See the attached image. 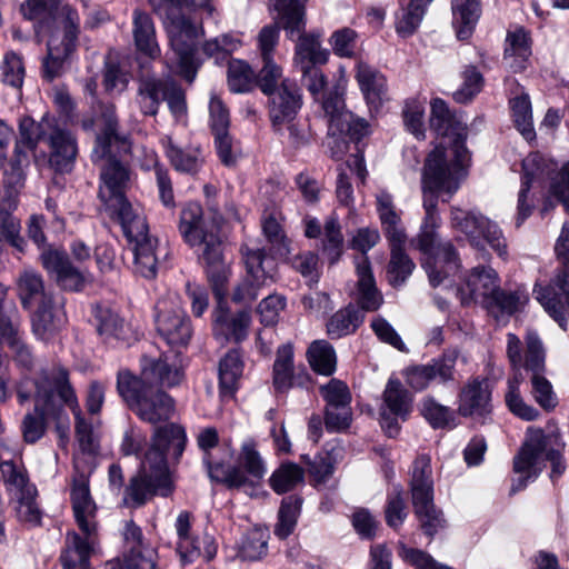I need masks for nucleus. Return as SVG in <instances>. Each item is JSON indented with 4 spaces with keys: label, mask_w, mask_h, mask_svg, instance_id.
I'll return each mask as SVG.
<instances>
[{
    "label": "nucleus",
    "mask_w": 569,
    "mask_h": 569,
    "mask_svg": "<svg viewBox=\"0 0 569 569\" xmlns=\"http://www.w3.org/2000/svg\"><path fill=\"white\" fill-rule=\"evenodd\" d=\"M254 83V73L250 66L241 60H233L228 68V84L231 91H249Z\"/></svg>",
    "instance_id": "obj_59"
},
{
    "label": "nucleus",
    "mask_w": 569,
    "mask_h": 569,
    "mask_svg": "<svg viewBox=\"0 0 569 569\" xmlns=\"http://www.w3.org/2000/svg\"><path fill=\"white\" fill-rule=\"evenodd\" d=\"M457 358L456 350H448L428 365L410 367L405 371L406 381L417 391L426 389L436 379L442 383L448 382L453 379Z\"/></svg>",
    "instance_id": "obj_25"
},
{
    "label": "nucleus",
    "mask_w": 569,
    "mask_h": 569,
    "mask_svg": "<svg viewBox=\"0 0 569 569\" xmlns=\"http://www.w3.org/2000/svg\"><path fill=\"white\" fill-rule=\"evenodd\" d=\"M302 500L296 496H289L281 502L278 512V523L274 528V535L280 539L290 536L297 525V519L300 513Z\"/></svg>",
    "instance_id": "obj_52"
},
{
    "label": "nucleus",
    "mask_w": 569,
    "mask_h": 569,
    "mask_svg": "<svg viewBox=\"0 0 569 569\" xmlns=\"http://www.w3.org/2000/svg\"><path fill=\"white\" fill-rule=\"evenodd\" d=\"M450 224L463 233L475 249L483 251L485 243H488L500 258L506 259L507 244L501 229L480 212L451 207Z\"/></svg>",
    "instance_id": "obj_16"
},
{
    "label": "nucleus",
    "mask_w": 569,
    "mask_h": 569,
    "mask_svg": "<svg viewBox=\"0 0 569 569\" xmlns=\"http://www.w3.org/2000/svg\"><path fill=\"white\" fill-rule=\"evenodd\" d=\"M411 500L423 532L433 537L443 527L442 512L433 503V477L431 458L419 455L411 467L409 481Z\"/></svg>",
    "instance_id": "obj_12"
},
{
    "label": "nucleus",
    "mask_w": 569,
    "mask_h": 569,
    "mask_svg": "<svg viewBox=\"0 0 569 569\" xmlns=\"http://www.w3.org/2000/svg\"><path fill=\"white\" fill-rule=\"evenodd\" d=\"M133 39L137 50L150 59L160 56V48L156 40V29L151 17L140 10L133 12Z\"/></svg>",
    "instance_id": "obj_36"
},
{
    "label": "nucleus",
    "mask_w": 569,
    "mask_h": 569,
    "mask_svg": "<svg viewBox=\"0 0 569 569\" xmlns=\"http://www.w3.org/2000/svg\"><path fill=\"white\" fill-rule=\"evenodd\" d=\"M60 400L68 406L74 416L76 437L82 452L96 455L99 450V436L88 422L79 407L76 393L69 383V377L60 373Z\"/></svg>",
    "instance_id": "obj_26"
},
{
    "label": "nucleus",
    "mask_w": 569,
    "mask_h": 569,
    "mask_svg": "<svg viewBox=\"0 0 569 569\" xmlns=\"http://www.w3.org/2000/svg\"><path fill=\"white\" fill-rule=\"evenodd\" d=\"M123 537L129 553L124 555L122 562L111 563V569H156V552L143 545L142 531L133 521L126 523Z\"/></svg>",
    "instance_id": "obj_28"
},
{
    "label": "nucleus",
    "mask_w": 569,
    "mask_h": 569,
    "mask_svg": "<svg viewBox=\"0 0 569 569\" xmlns=\"http://www.w3.org/2000/svg\"><path fill=\"white\" fill-rule=\"evenodd\" d=\"M513 123L521 136L530 141L536 137L529 96L521 93L510 101Z\"/></svg>",
    "instance_id": "obj_50"
},
{
    "label": "nucleus",
    "mask_w": 569,
    "mask_h": 569,
    "mask_svg": "<svg viewBox=\"0 0 569 569\" xmlns=\"http://www.w3.org/2000/svg\"><path fill=\"white\" fill-rule=\"evenodd\" d=\"M303 31L296 33L298 42L295 51V66L297 68L322 64L328 59V53L321 48L317 37L302 34Z\"/></svg>",
    "instance_id": "obj_39"
},
{
    "label": "nucleus",
    "mask_w": 569,
    "mask_h": 569,
    "mask_svg": "<svg viewBox=\"0 0 569 569\" xmlns=\"http://www.w3.org/2000/svg\"><path fill=\"white\" fill-rule=\"evenodd\" d=\"M198 446L204 451L203 462L207 466L208 475L212 480L222 482L229 488L240 489L249 482L242 469L234 466H227L222 462L212 461L210 449L218 445L219 436L214 428L201 430L197 438Z\"/></svg>",
    "instance_id": "obj_23"
},
{
    "label": "nucleus",
    "mask_w": 569,
    "mask_h": 569,
    "mask_svg": "<svg viewBox=\"0 0 569 569\" xmlns=\"http://www.w3.org/2000/svg\"><path fill=\"white\" fill-rule=\"evenodd\" d=\"M341 448L332 446L308 461L309 472L317 482H325L333 472Z\"/></svg>",
    "instance_id": "obj_58"
},
{
    "label": "nucleus",
    "mask_w": 569,
    "mask_h": 569,
    "mask_svg": "<svg viewBox=\"0 0 569 569\" xmlns=\"http://www.w3.org/2000/svg\"><path fill=\"white\" fill-rule=\"evenodd\" d=\"M227 282L228 280L223 283V293L218 295L213 283L210 281L213 293L218 299V307L213 312V336L221 342L240 343L248 337V331L251 325V315L248 310L230 313L228 309L223 307V299L227 293Z\"/></svg>",
    "instance_id": "obj_21"
},
{
    "label": "nucleus",
    "mask_w": 569,
    "mask_h": 569,
    "mask_svg": "<svg viewBox=\"0 0 569 569\" xmlns=\"http://www.w3.org/2000/svg\"><path fill=\"white\" fill-rule=\"evenodd\" d=\"M270 8L289 38L305 30V6L308 0H269Z\"/></svg>",
    "instance_id": "obj_35"
},
{
    "label": "nucleus",
    "mask_w": 569,
    "mask_h": 569,
    "mask_svg": "<svg viewBox=\"0 0 569 569\" xmlns=\"http://www.w3.org/2000/svg\"><path fill=\"white\" fill-rule=\"evenodd\" d=\"M480 12V0H452V23L458 39L465 40L471 36Z\"/></svg>",
    "instance_id": "obj_38"
},
{
    "label": "nucleus",
    "mask_w": 569,
    "mask_h": 569,
    "mask_svg": "<svg viewBox=\"0 0 569 569\" xmlns=\"http://www.w3.org/2000/svg\"><path fill=\"white\" fill-rule=\"evenodd\" d=\"M363 315L352 305L338 310L327 323V332L331 338H341L356 331L362 323Z\"/></svg>",
    "instance_id": "obj_44"
},
{
    "label": "nucleus",
    "mask_w": 569,
    "mask_h": 569,
    "mask_svg": "<svg viewBox=\"0 0 569 569\" xmlns=\"http://www.w3.org/2000/svg\"><path fill=\"white\" fill-rule=\"evenodd\" d=\"M107 209L117 217L129 242L150 236L142 210L133 207L128 200L118 201V204Z\"/></svg>",
    "instance_id": "obj_34"
},
{
    "label": "nucleus",
    "mask_w": 569,
    "mask_h": 569,
    "mask_svg": "<svg viewBox=\"0 0 569 569\" xmlns=\"http://www.w3.org/2000/svg\"><path fill=\"white\" fill-rule=\"evenodd\" d=\"M293 350L290 345L281 346L277 351L273 363V386L279 391H286L292 386Z\"/></svg>",
    "instance_id": "obj_51"
},
{
    "label": "nucleus",
    "mask_w": 569,
    "mask_h": 569,
    "mask_svg": "<svg viewBox=\"0 0 569 569\" xmlns=\"http://www.w3.org/2000/svg\"><path fill=\"white\" fill-rule=\"evenodd\" d=\"M356 79L367 103L378 109L388 99V87L386 77L376 68L359 62L357 64Z\"/></svg>",
    "instance_id": "obj_33"
},
{
    "label": "nucleus",
    "mask_w": 569,
    "mask_h": 569,
    "mask_svg": "<svg viewBox=\"0 0 569 569\" xmlns=\"http://www.w3.org/2000/svg\"><path fill=\"white\" fill-rule=\"evenodd\" d=\"M238 460L244 469L242 470L244 475L248 473L257 481L264 477L267 468L253 439L249 438L242 442Z\"/></svg>",
    "instance_id": "obj_53"
},
{
    "label": "nucleus",
    "mask_w": 569,
    "mask_h": 569,
    "mask_svg": "<svg viewBox=\"0 0 569 569\" xmlns=\"http://www.w3.org/2000/svg\"><path fill=\"white\" fill-rule=\"evenodd\" d=\"M149 3L164 21L171 49L176 54L178 72L188 82H192L198 69L194 53L202 29L180 10L192 7L194 3L189 0H149Z\"/></svg>",
    "instance_id": "obj_9"
},
{
    "label": "nucleus",
    "mask_w": 569,
    "mask_h": 569,
    "mask_svg": "<svg viewBox=\"0 0 569 569\" xmlns=\"http://www.w3.org/2000/svg\"><path fill=\"white\" fill-rule=\"evenodd\" d=\"M507 356L513 369V376L507 381V391L505 400L508 409L518 418L526 421H533L540 416L539 411L528 405L520 392L522 376L520 369L522 367V343L515 333L507 335Z\"/></svg>",
    "instance_id": "obj_20"
},
{
    "label": "nucleus",
    "mask_w": 569,
    "mask_h": 569,
    "mask_svg": "<svg viewBox=\"0 0 569 569\" xmlns=\"http://www.w3.org/2000/svg\"><path fill=\"white\" fill-rule=\"evenodd\" d=\"M162 101V80L156 77H142L138 90V102L146 116H156Z\"/></svg>",
    "instance_id": "obj_47"
},
{
    "label": "nucleus",
    "mask_w": 569,
    "mask_h": 569,
    "mask_svg": "<svg viewBox=\"0 0 569 569\" xmlns=\"http://www.w3.org/2000/svg\"><path fill=\"white\" fill-rule=\"evenodd\" d=\"M262 62L263 66L256 76V83L266 96L278 90L284 81H292L283 77L281 67L273 61V58L262 59Z\"/></svg>",
    "instance_id": "obj_56"
},
{
    "label": "nucleus",
    "mask_w": 569,
    "mask_h": 569,
    "mask_svg": "<svg viewBox=\"0 0 569 569\" xmlns=\"http://www.w3.org/2000/svg\"><path fill=\"white\" fill-rule=\"evenodd\" d=\"M166 154L177 171L194 174L203 163V157L199 147L182 149L168 139Z\"/></svg>",
    "instance_id": "obj_41"
},
{
    "label": "nucleus",
    "mask_w": 569,
    "mask_h": 569,
    "mask_svg": "<svg viewBox=\"0 0 569 569\" xmlns=\"http://www.w3.org/2000/svg\"><path fill=\"white\" fill-rule=\"evenodd\" d=\"M190 513L182 511L178 515L176 520V530L179 538L177 550L181 558L187 561H191L196 556H199L200 551L194 545L193 539L190 536Z\"/></svg>",
    "instance_id": "obj_57"
},
{
    "label": "nucleus",
    "mask_w": 569,
    "mask_h": 569,
    "mask_svg": "<svg viewBox=\"0 0 569 569\" xmlns=\"http://www.w3.org/2000/svg\"><path fill=\"white\" fill-rule=\"evenodd\" d=\"M421 413L433 428H445L455 421L453 411L431 397L423 399Z\"/></svg>",
    "instance_id": "obj_63"
},
{
    "label": "nucleus",
    "mask_w": 569,
    "mask_h": 569,
    "mask_svg": "<svg viewBox=\"0 0 569 569\" xmlns=\"http://www.w3.org/2000/svg\"><path fill=\"white\" fill-rule=\"evenodd\" d=\"M546 371L530 376V393L535 401L545 410H553L558 403L551 382L545 376Z\"/></svg>",
    "instance_id": "obj_55"
},
{
    "label": "nucleus",
    "mask_w": 569,
    "mask_h": 569,
    "mask_svg": "<svg viewBox=\"0 0 569 569\" xmlns=\"http://www.w3.org/2000/svg\"><path fill=\"white\" fill-rule=\"evenodd\" d=\"M431 0H411L397 18L396 30L401 37L411 36L422 21L425 9Z\"/></svg>",
    "instance_id": "obj_54"
},
{
    "label": "nucleus",
    "mask_w": 569,
    "mask_h": 569,
    "mask_svg": "<svg viewBox=\"0 0 569 569\" xmlns=\"http://www.w3.org/2000/svg\"><path fill=\"white\" fill-rule=\"evenodd\" d=\"M499 286V277L490 267H476L459 288L462 303L481 302L483 306Z\"/></svg>",
    "instance_id": "obj_29"
},
{
    "label": "nucleus",
    "mask_w": 569,
    "mask_h": 569,
    "mask_svg": "<svg viewBox=\"0 0 569 569\" xmlns=\"http://www.w3.org/2000/svg\"><path fill=\"white\" fill-rule=\"evenodd\" d=\"M60 373L68 376V371L60 367L44 369L36 381L34 410L27 413L21 422L22 437L27 443L37 442L46 432V418L53 406L54 396L60 398Z\"/></svg>",
    "instance_id": "obj_14"
},
{
    "label": "nucleus",
    "mask_w": 569,
    "mask_h": 569,
    "mask_svg": "<svg viewBox=\"0 0 569 569\" xmlns=\"http://www.w3.org/2000/svg\"><path fill=\"white\" fill-rule=\"evenodd\" d=\"M37 489H28L24 495L17 498L16 516L20 522L29 527L41 523V510L36 502Z\"/></svg>",
    "instance_id": "obj_60"
},
{
    "label": "nucleus",
    "mask_w": 569,
    "mask_h": 569,
    "mask_svg": "<svg viewBox=\"0 0 569 569\" xmlns=\"http://www.w3.org/2000/svg\"><path fill=\"white\" fill-rule=\"evenodd\" d=\"M305 480V471L293 462H283L269 479L270 487L279 495L295 489Z\"/></svg>",
    "instance_id": "obj_49"
},
{
    "label": "nucleus",
    "mask_w": 569,
    "mask_h": 569,
    "mask_svg": "<svg viewBox=\"0 0 569 569\" xmlns=\"http://www.w3.org/2000/svg\"><path fill=\"white\" fill-rule=\"evenodd\" d=\"M556 435H545L541 429H528V435L520 451L513 459L515 472H527L538 476L546 467V461L551 462V478L559 477L565 471V463L559 450L553 449L557 442Z\"/></svg>",
    "instance_id": "obj_13"
},
{
    "label": "nucleus",
    "mask_w": 569,
    "mask_h": 569,
    "mask_svg": "<svg viewBox=\"0 0 569 569\" xmlns=\"http://www.w3.org/2000/svg\"><path fill=\"white\" fill-rule=\"evenodd\" d=\"M529 299L525 288L519 287L513 291L502 290L497 287L492 296L485 303V307L491 312L500 311L502 315L511 316L516 313L520 307L527 303Z\"/></svg>",
    "instance_id": "obj_40"
},
{
    "label": "nucleus",
    "mask_w": 569,
    "mask_h": 569,
    "mask_svg": "<svg viewBox=\"0 0 569 569\" xmlns=\"http://www.w3.org/2000/svg\"><path fill=\"white\" fill-rule=\"evenodd\" d=\"M99 129L92 160L100 166L101 186L99 198L107 208L126 201L123 189L129 180V171L120 159L130 152V142L126 136L118 132V120L113 104L101 107L96 120Z\"/></svg>",
    "instance_id": "obj_5"
},
{
    "label": "nucleus",
    "mask_w": 569,
    "mask_h": 569,
    "mask_svg": "<svg viewBox=\"0 0 569 569\" xmlns=\"http://www.w3.org/2000/svg\"><path fill=\"white\" fill-rule=\"evenodd\" d=\"M550 181L548 193L543 197L541 214L548 213L557 202L569 212V163L558 170V164L539 152L528 154L522 160V183L518 193L516 226L520 227L532 213L535 203L529 199L530 189Z\"/></svg>",
    "instance_id": "obj_8"
},
{
    "label": "nucleus",
    "mask_w": 569,
    "mask_h": 569,
    "mask_svg": "<svg viewBox=\"0 0 569 569\" xmlns=\"http://www.w3.org/2000/svg\"><path fill=\"white\" fill-rule=\"evenodd\" d=\"M383 403L386 407L385 410L390 411L393 416L400 417L402 420H405L411 411L410 395L397 379H389L383 391Z\"/></svg>",
    "instance_id": "obj_45"
},
{
    "label": "nucleus",
    "mask_w": 569,
    "mask_h": 569,
    "mask_svg": "<svg viewBox=\"0 0 569 569\" xmlns=\"http://www.w3.org/2000/svg\"><path fill=\"white\" fill-rule=\"evenodd\" d=\"M130 243L133 246L136 272L146 279H153L158 267V240L148 236Z\"/></svg>",
    "instance_id": "obj_37"
},
{
    "label": "nucleus",
    "mask_w": 569,
    "mask_h": 569,
    "mask_svg": "<svg viewBox=\"0 0 569 569\" xmlns=\"http://www.w3.org/2000/svg\"><path fill=\"white\" fill-rule=\"evenodd\" d=\"M376 206L379 220L389 242L407 241L406 229L402 224L401 212L397 209L393 197L387 190L376 194Z\"/></svg>",
    "instance_id": "obj_32"
},
{
    "label": "nucleus",
    "mask_w": 569,
    "mask_h": 569,
    "mask_svg": "<svg viewBox=\"0 0 569 569\" xmlns=\"http://www.w3.org/2000/svg\"><path fill=\"white\" fill-rule=\"evenodd\" d=\"M380 240L376 228H360L351 240V247L361 252L356 258L357 292L356 301L363 311H376L383 302V297L376 286L371 264L366 253Z\"/></svg>",
    "instance_id": "obj_15"
},
{
    "label": "nucleus",
    "mask_w": 569,
    "mask_h": 569,
    "mask_svg": "<svg viewBox=\"0 0 569 569\" xmlns=\"http://www.w3.org/2000/svg\"><path fill=\"white\" fill-rule=\"evenodd\" d=\"M491 392L486 381L477 379L468 382L458 398V412L463 417L486 419L491 412Z\"/></svg>",
    "instance_id": "obj_30"
},
{
    "label": "nucleus",
    "mask_w": 569,
    "mask_h": 569,
    "mask_svg": "<svg viewBox=\"0 0 569 569\" xmlns=\"http://www.w3.org/2000/svg\"><path fill=\"white\" fill-rule=\"evenodd\" d=\"M97 331L103 340L123 338V320L107 306L97 305L93 308Z\"/></svg>",
    "instance_id": "obj_48"
},
{
    "label": "nucleus",
    "mask_w": 569,
    "mask_h": 569,
    "mask_svg": "<svg viewBox=\"0 0 569 569\" xmlns=\"http://www.w3.org/2000/svg\"><path fill=\"white\" fill-rule=\"evenodd\" d=\"M323 252L331 264L336 263L342 254L343 237L340 226L335 218H328L325 223Z\"/></svg>",
    "instance_id": "obj_61"
},
{
    "label": "nucleus",
    "mask_w": 569,
    "mask_h": 569,
    "mask_svg": "<svg viewBox=\"0 0 569 569\" xmlns=\"http://www.w3.org/2000/svg\"><path fill=\"white\" fill-rule=\"evenodd\" d=\"M243 371V361L237 350L229 351L219 361V383L223 395H233Z\"/></svg>",
    "instance_id": "obj_43"
},
{
    "label": "nucleus",
    "mask_w": 569,
    "mask_h": 569,
    "mask_svg": "<svg viewBox=\"0 0 569 569\" xmlns=\"http://www.w3.org/2000/svg\"><path fill=\"white\" fill-rule=\"evenodd\" d=\"M76 531L66 535L64 547L60 555L63 569H92L90 559L96 552L98 545L97 532Z\"/></svg>",
    "instance_id": "obj_27"
},
{
    "label": "nucleus",
    "mask_w": 569,
    "mask_h": 569,
    "mask_svg": "<svg viewBox=\"0 0 569 569\" xmlns=\"http://www.w3.org/2000/svg\"><path fill=\"white\" fill-rule=\"evenodd\" d=\"M322 110L328 123V134L335 138L339 152H332V156L340 158L347 150V137L351 140H360L368 134L369 124L365 119L355 118L346 109L345 100L337 91H330L323 96Z\"/></svg>",
    "instance_id": "obj_17"
},
{
    "label": "nucleus",
    "mask_w": 569,
    "mask_h": 569,
    "mask_svg": "<svg viewBox=\"0 0 569 569\" xmlns=\"http://www.w3.org/2000/svg\"><path fill=\"white\" fill-rule=\"evenodd\" d=\"M431 128L438 132V134L448 139L449 142L447 146L443 143L436 146L426 157V160L436 151L440 152H450L455 151L459 154V159L461 168L467 170L469 163V152L465 146V140L467 138V126L466 122L461 119L460 116L453 113L448 108L447 103L440 99L436 98L431 101V118H430ZM468 173V171H466Z\"/></svg>",
    "instance_id": "obj_18"
},
{
    "label": "nucleus",
    "mask_w": 569,
    "mask_h": 569,
    "mask_svg": "<svg viewBox=\"0 0 569 569\" xmlns=\"http://www.w3.org/2000/svg\"><path fill=\"white\" fill-rule=\"evenodd\" d=\"M241 252L247 273L236 287L232 301L251 303L258 298L260 289L273 281L274 261L267 258L264 250L260 247L243 246Z\"/></svg>",
    "instance_id": "obj_19"
},
{
    "label": "nucleus",
    "mask_w": 569,
    "mask_h": 569,
    "mask_svg": "<svg viewBox=\"0 0 569 569\" xmlns=\"http://www.w3.org/2000/svg\"><path fill=\"white\" fill-rule=\"evenodd\" d=\"M222 223L223 217L216 198L206 199V212L197 202H189L180 212L179 232L194 249L218 295L223 293V283L230 276L222 252Z\"/></svg>",
    "instance_id": "obj_4"
},
{
    "label": "nucleus",
    "mask_w": 569,
    "mask_h": 569,
    "mask_svg": "<svg viewBox=\"0 0 569 569\" xmlns=\"http://www.w3.org/2000/svg\"><path fill=\"white\" fill-rule=\"evenodd\" d=\"M311 368L323 376H330L336 370L337 357L333 347L326 340L313 341L307 351Z\"/></svg>",
    "instance_id": "obj_46"
},
{
    "label": "nucleus",
    "mask_w": 569,
    "mask_h": 569,
    "mask_svg": "<svg viewBox=\"0 0 569 569\" xmlns=\"http://www.w3.org/2000/svg\"><path fill=\"white\" fill-rule=\"evenodd\" d=\"M399 557L416 569H453L433 559L429 553L415 548H409L405 543H399Z\"/></svg>",
    "instance_id": "obj_64"
},
{
    "label": "nucleus",
    "mask_w": 569,
    "mask_h": 569,
    "mask_svg": "<svg viewBox=\"0 0 569 569\" xmlns=\"http://www.w3.org/2000/svg\"><path fill=\"white\" fill-rule=\"evenodd\" d=\"M40 142L47 146L48 163L56 173L64 174L73 170L78 156L76 136L54 117L48 114L40 121H34L31 117L21 118L19 139L14 148L18 161H21V156L26 158L22 148L34 150Z\"/></svg>",
    "instance_id": "obj_7"
},
{
    "label": "nucleus",
    "mask_w": 569,
    "mask_h": 569,
    "mask_svg": "<svg viewBox=\"0 0 569 569\" xmlns=\"http://www.w3.org/2000/svg\"><path fill=\"white\" fill-rule=\"evenodd\" d=\"M555 251L560 263L547 287L536 284L533 293L543 309L565 328L569 317V224L565 223L556 241Z\"/></svg>",
    "instance_id": "obj_11"
},
{
    "label": "nucleus",
    "mask_w": 569,
    "mask_h": 569,
    "mask_svg": "<svg viewBox=\"0 0 569 569\" xmlns=\"http://www.w3.org/2000/svg\"><path fill=\"white\" fill-rule=\"evenodd\" d=\"M18 295L24 309L37 306L32 316V329L40 339H47L64 325L62 297L47 291L39 273L24 270L18 280Z\"/></svg>",
    "instance_id": "obj_10"
},
{
    "label": "nucleus",
    "mask_w": 569,
    "mask_h": 569,
    "mask_svg": "<svg viewBox=\"0 0 569 569\" xmlns=\"http://www.w3.org/2000/svg\"><path fill=\"white\" fill-rule=\"evenodd\" d=\"M71 501L79 529L89 533L97 532L96 505L90 497L88 480L83 475L73 480Z\"/></svg>",
    "instance_id": "obj_31"
},
{
    "label": "nucleus",
    "mask_w": 569,
    "mask_h": 569,
    "mask_svg": "<svg viewBox=\"0 0 569 569\" xmlns=\"http://www.w3.org/2000/svg\"><path fill=\"white\" fill-rule=\"evenodd\" d=\"M183 373L168 358L142 359L140 377L120 371L117 389L129 408L144 422L156 425L169 420L174 411L173 399L161 387H173L181 382Z\"/></svg>",
    "instance_id": "obj_2"
},
{
    "label": "nucleus",
    "mask_w": 569,
    "mask_h": 569,
    "mask_svg": "<svg viewBox=\"0 0 569 569\" xmlns=\"http://www.w3.org/2000/svg\"><path fill=\"white\" fill-rule=\"evenodd\" d=\"M406 242H389L391 254L388 264V279L392 287L403 284L415 269V263L403 250Z\"/></svg>",
    "instance_id": "obj_42"
},
{
    "label": "nucleus",
    "mask_w": 569,
    "mask_h": 569,
    "mask_svg": "<svg viewBox=\"0 0 569 569\" xmlns=\"http://www.w3.org/2000/svg\"><path fill=\"white\" fill-rule=\"evenodd\" d=\"M545 350L536 332L529 331L526 337V355L522 366L531 373L546 371Z\"/></svg>",
    "instance_id": "obj_62"
},
{
    "label": "nucleus",
    "mask_w": 569,
    "mask_h": 569,
    "mask_svg": "<svg viewBox=\"0 0 569 569\" xmlns=\"http://www.w3.org/2000/svg\"><path fill=\"white\" fill-rule=\"evenodd\" d=\"M459 154L436 151L425 160L421 189L425 216L415 239L417 248L428 254L423 268L432 287H437L460 268L456 248L450 241H439L438 229L441 217L438 211L439 199L448 202L459 190L467 177L461 168Z\"/></svg>",
    "instance_id": "obj_1"
},
{
    "label": "nucleus",
    "mask_w": 569,
    "mask_h": 569,
    "mask_svg": "<svg viewBox=\"0 0 569 569\" xmlns=\"http://www.w3.org/2000/svg\"><path fill=\"white\" fill-rule=\"evenodd\" d=\"M20 10L24 18L37 21L34 31L38 38L53 26L47 43L48 56L43 61V76L52 80L60 74L63 62L76 48L79 16L69 4L49 8L43 0H27Z\"/></svg>",
    "instance_id": "obj_6"
},
{
    "label": "nucleus",
    "mask_w": 569,
    "mask_h": 569,
    "mask_svg": "<svg viewBox=\"0 0 569 569\" xmlns=\"http://www.w3.org/2000/svg\"><path fill=\"white\" fill-rule=\"evenodd\" d=\"M157 330L171 346H186L191 339L190 320L178 302L166 300L157 305Z\"/></svg>",
    "instance_id": "obj_22"
},
{
    "label": "nucleus",
    "mask_w": 569,
    "mask_h": 569,
    "mask_svg": "<svg viewBox=\"0 0 569 569\" xmlns=\"http://www.w3.org/2000/svg\"><path fill=\"white\" fill-rule=\"evenodd\" d=\"M184 430L177 425L156 429L152 443L144 455L138 473L124 488L122 503L129 508L144 506L156 495L168 497L173 491V480L168 469L166 452L179 459L186 447Z\"/></svg>",
    "instance_id": "obj_3"
},
{
    "label": "nucleus",
    "mask_w": 569,
    "mask_h": 569,
    "mask_svg": "<svg viewBox=\"0 0 569 569\" xmlns=\"http://www.w3.org/2000/svg\"><path fill=\"white\" fill-rule=\"evenodd\" d=\"M269 118L273 130L281 134L283 126L295 120L302 107V93L295 81H284L278 90L268 94Z\"/></svg>",
    "instance_id": "obj_24"
}]
</instances>
